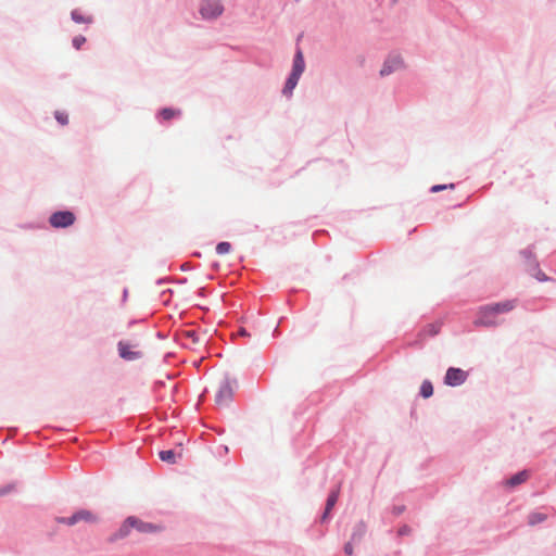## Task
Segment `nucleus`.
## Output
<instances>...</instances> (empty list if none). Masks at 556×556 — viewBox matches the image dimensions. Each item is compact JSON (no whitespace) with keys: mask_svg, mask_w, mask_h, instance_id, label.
Listing matches in <instances>:
<instances>
[{"mask_svg":"<svg viewBox=\"0 0 556 556\" xmlns=\"http://www.w3.org/2000/svg\"><path fill=\"white\" fill-rule=\"evenodd\" d=\"M131 529H136L140 533H154L162 531V527L151 522H146L137 517H128L119 529L122 536H126L130 533Z\"/></svg>","mask_w":556,"mask_h":556,"instance_id":"1","label":"nucleus"},{"mask_svg":"<svg viewBox=\"0 0 556 556\" xmlns=\"http://www.w3.org/2000/svg\"><path fill=\"white\" fill-rule=\"evenodd\" d=\"M56 521L59 523H65L67 526H74L78 522H88V523H94L98 521V517L96 514H93L92 511L90 510H87V509H81V510H78L76 511L73 516L68 517V518H64V517H59L56 518Z\"/></svg>","mask_w":556,"mask_h":556,"instance_id":"2","label":"nucleus"},{"mask_svg":"<svg viewBox=\"0 0 556 556\" xmlns=\"http://www.w3.org/2000/svg\"><path fill=\"white\" fill-rule=\"evenodd\" d=\"M118 354L125 361H135L142 356L137 343L119 341L117 344Z\"/></svg>","mask_w":556,"mask_h":556,"instance_id":"3","label":"nucleus"},{"mask_svg":"<svg viewBox=\"0 0 556 556\" xmlns=\"http://www.w3.org/2000/svg\"><path fill=\"white\" fill-rule=\"evenodd\" d=\"M224 11L220 0H203L200 12L204 18H216Z\"/></svg>","mask_w":556,"mask_h":556,"instance_id":"4","label":"nucleus"},{"mask_svg":"<svg viewBox=\"0 0 556 556\" xmlns=\"http://www.w3.org/2000/svg\"><path fill=\"white\" fill-rule=\"evenodd\" d=\"M49 222L54 228H65L74 224L75 215L70 211H60L53 213Z\"/></svg>","mask_w":556,"mask_h":556,"instance_id":"5","label":"nucleus"},{"mask_svg":"<svg viewBox=\"0 0 556 556\" xmlns=\"http://www.w3.org/2000/svg\"><path fill=\"white\" fill-rule=\"evenodd\" d=\"M468 374L460 369L455 367H450L446 370L445 377H444V383L450 387H457L463 384L467 380Z\"/></svg>","mask_w":556,"mask_h":556,"instance_id":"6","label":"nucleus"},{"mask_svg":"<svg viewBox=\"0 0 556 556\" xmlns=\"http://www.w3.org/2000/svg\"><path fill=\"white\" fill-rule=\"evenodd\" d=\"M490 308V305H485L479 308L477 318L473 324L476 326H494L496 325V314L494 312H486Z\"/></svg>","mask_w":556,"mask_h":556,"instance_id":"7","label":"nucleus"},{"mask_svg":"<svg viewBox=\"0 0 556 556\" xmlns=\"http://www.w3.org/2000/svg\"><path fill=\"white\" fill-rule=\"evenodd\" d=\"M232 396V389L229 383H224L220 386L219 390L216 393L215 401L218 405L227 404Z\"/></svg>","mask_w":556,"mask_h":556,"instance_id":"8","label":"nucleus"},{"mask_svg":"<svg viewBox=\"0 0 556 556\" xmlns=\"http://www.w3.org/2000/svg\"><path fill=\"white\" fill-rule=\"evenodd\" d=\"M304 68H305L304 56H303L302 51L299 49L294 55L293 68H292L291 74L301 77L302 73L304 72Z\"/></svg>","mask_w":556,"mask_h":556,"instance_id":"9","label":"nucleus"},{"mask_svg":"<svg viewBox=\"0 0 556 556\" xmlns=\"http://www.w3.org/2000/svg\"><path fill=\"white\" fill-rule=\"evenodd\" d=\"M515 307L514 301H504L501 303L490 304V308L486 312H494V314H502L511 311Z\"/></svg>","mask_w":556,"mask_h":556,"instance_id":"10","label":"nucleus"},{"mask_svg":"<svg viewBox=\"0 0 556 556\" xmlns=\"http://www.w3.org/2000/svg\"><path fill=\"white\" fill-rule=\"evenodd\" d=\"M401 63H402V61H401V59H400V58H397V56H396V58H393V59H391V60H388V61L384 63L383 67L381 68L380 74H381L382 76H384V75H389L392 71H394V70H396V68H399V67L401 66Z\"/></svg>","mask_w":556,"mask_h":556,"instance_id":"11","label":"nucleus"},{"mask_svg":"<svg viewBox=\"0 0 556 556\" xmlns=\"http://www.w3.org/2000/svg\"><path fill=\"white\" fill-rule=\"evenodd\" d=\"M529 478V473L523 470V471H520L516 475H514L510 479L507 480V485L509 486H516V485H519L521 483H523L525 481H527V479Z\"/></svg>","mask_w":556,"mask_h":556,"instance_id":"12","label":"nucleus"},{"mask_svg":"<svg viewBox=\"0 0 556 556\" xmlns=\"http://www.w3.org/2000/svg\"><path fill=\"white\" fill-rule=\"evenodd\" d=\"M299 79H300L299 76L290 74V76L286 83V86L282 90L283 94L290 96L292 93L293 89L295 88V86L298 85Z\"/></svg>","mask_w":556,"mask_h":556,"instance_id":"13","label":"nucleus"},{"mask_svg":"<svg viewBox=\"0 0 556 556\" xmlns=\"http://www.w3.org/2000/svg\"><path fill=\"white\" fill-rule=\"evenodd\" d=\"M159 456L163 462H166L168 464H175L177 460V457H180L181 455L180 454L177 455L174 451L167 450V451H161L159 453Z\"/></svg>","mask_w":556,"mask_h":556,"instance_id":"14","label":"nucleus"},{"mask_svg":"<svg viewBox=\"0 0 556 556\" xmlns=\"http://www.w3.org/2000/svg\"><path fill=\"white\" fill-rule=\"evenodd\" d=\"M339 498V490H336V491H332L331 494L328 496L327 498V503H326V509H325V514H324V518H326V516L330 513V510L333 508V506L336 505L337 501Z\"/></svg>","mask_w":556,"mask_h":556,"instance_id":"15","label":"nucleus"},{"mask_svg":"<svg viewBox=\"0 0 556 556\" xmlns=\"http://www.w3.org/2000/svg\"><path fill=\"white\" fill-rule=\"evenodd\" d=\"M420 394L425 399H428L433 394V386L429 380L422 381L420 387Z\"/></svg>","mask_w":556,"mask_h":556,"instance_id":"16","label":"nucleus"},{"mask_svg":"<svg viewBox=\"0 0 556 556\" xmlns=\"http://www.w3.org/2000/svg\"><path fill=\"white\" fill-rule=\"evenodd\" d=\"M178 115H180V111L179 110H174V109H169V108L163 109L160 112V116L164 121H169V119H172V118H174L175 116H178Z\"/></svg>","mask_w":556,"mask_h":556,"instance_id":"17","label":"nucleus"},{"mask_svg":"<svg viewBox=\"0 0 556 556\" xmlns=\"http://www.w3.org/2000/svg\"><path fill=\"white\" fill-rule=\"evenodd\" d=\"M440 328H441V325L438 323L429 324L425 327L424 332L426 336L432 337V336H435L439 333Z\"/></svg>","mask_w":556,"mask_h":556,"instance_id":"18","label":"nucleus"},{"mask_svg":"<svg viewBox=\"0 0 556 556\" xmlns=\"http://www.w3.org/2000/svg\"><path fill=\"white\" fill-rule=\"evenodd\" d=\"M545 519H546V515L541 514V513H532L529 516V523L531 526H534L536 523H540V522L544 521Z\"/></svg>","mask_w":556,"mask_h":556,"instance_id":"19","label":"nucleus"},{"mask_svg":"<svg viewBox=\"0 0 556 556\" xmlns=\"http://www.w3.org/2000/svg\"><path fill=\"white\" fill-rule=\"evenodd\" d=\"M231 250V244L229 242H219L216 245V252L220 255L229 253Z\"/></svg>","mask_w":556,"mask_h":556,"instance_id":"20","label":"nucleus"},{"mask_svg":"<svg viewBox=\"0 0 556 556\" xmlns=\"http://www.w3.org/2000/svg\"><path fill=\"white\" fill-rule=\"evenodd\" d=\"M366 532V526L364 522H359L357 525V528L355 530V532L353 533L352 535V539L355 541V540H361V538L365 534Z\"/></svg>","mask_w":556,"mask_h":556,"instance_id":"21","label":"nucleus"},{"mask_svg":"<svg viewBox=\"0 0 556 556\" xmlns=\"http://www.w3.org/2000/svg\"><path fill=\"white\" fill-rule=\"evenodd\" d=\"M182 336L190 340L191 343L197 344L199 342V336L194 330H186L182 332Z\"/></svg>","mask_w":556,"mask_h":556,"instance_id":"22","label":"nucleus"},{"mask_svg":"<svg viewBox=\"0 0 556 556\" xmlns=\"http://www.w3.org/2000/svg\"><path fill=\"white\" fill-rule=\"evenodd\" d=\"M55 118L61 125H66L68 123V116L64 112H55Z\"/></svg>","mask_w":556,"mask_h":556,"instance_id":"23","label":"nucleus"},{"mask_svg":"<svg viewBox=\"0 0 556 556\" xmlns=\"http://www.w3.org/2000/svg\"><path fill=\"white\" fill-rule=\"evenodd\" d=\"M447 188L453 189L454 185L453 184H450V185H434V186L431 187V192H439V191L445 190Z\"/></svg>","mask_w":556,"mask_h":556,"instance_id":"24","label":"nucleus"},{"mask_svg":"<svg viewBox=\"0 0 556 556\" xmlns=\"http://www.w3.org/2000/svg\"><path fill=\"white\" fill-rule=\"evenodd\" d=\"M86 41V38L84 36H76L74 39H73V46L76 48V49H79Z\"/></svg>","mask_w":556,"mask_h":556,"instance_id":"25","label":"nucleus"},{"mask_svg":"<svg viewBox=\"0 0 556 556\" xmlns=\"http://www.w3.org/2000/svg\"><path fill=\"white\" fill-rule=\"evenodd\" d=\"M72 17L74 21H76L78 23L87 22V20H85L83 16H80L76 11H74L72 13Z\"/></svg>","mask_w":556,"mask_h":556,"instance_id":"26","label":"nucleus"},{"mask_svg":"<svg viewBox=\"0 0 556 556\" xmlns=\"http://www.w3.org/2000/svg\"><path fill=\"white\" fill-rule=\"evenodd\" d=\"M344 552L345 554L348 555H352L353 554V546L351 543H346L345 546H344Z\"/></svg>","mask_w":556,"mask_h":556,"instance_id":"27","label":"nucleus"},{"mask_svg":"<svg viewBox=\"0 0 556 556\" xmlns=\"http://www.w3.org/2000/svg\"><path fill=\"white\" fill-rule=\"evenodd\" d=\"M238 334L242 337H249V333L243 328L238 331Z\"/></svg>","mask_w":556,"mask_h":556,"instance_id":"28","label":"nucleus"},{"mask_svg":"<svg viewBox=\"0 0 556 556\" xmlns=\"http://www.w3.org/2000/svg\"><path fill=\"white\" fill-rule=\"evenodd\" d=\"M538 279H539V280H541V281H543V280H545L546 278H545V276L542 274L541 276H539V277H538Z\"/></svg>","mask_w":556,"mask_h":556,"instance_id":"29","label":"nucleus"}]
</instances>
